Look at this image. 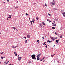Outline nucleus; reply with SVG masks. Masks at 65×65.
Returning <instances> with one entry per match:
<instances>
[{
	"instance_id": "obj_1",
	"label": "nucleus",
	"mask_w": 65,
	"mask_h": 65,
	"mask_svg": "<svg viewBox=\"0 0 65 65\" xmlns=\"http://www.w3.org/2000/svg\"><path fill=\"white\" fill-rule=\"evenodd\" d=\"M32 57V59H34V60H36V58H35V54L32 55L31 56Z\"/></svg>"
},
{
	"instance_id": "obj_2",
	"label": "nucleus",
	"mask_w": 65,
	"mask_h": 65,
	"mask_svg": "<svg viewBox=\"0 0 65 65\" xmlns=\"http://www.w3.org/2000/svg\"><path fill=\"white\" fill-rule=\"evenodd\" d=\"M30 37H31V36H30V35L29 34L27 35V37L28 38H30Z\"/></svg>"
},
{
	"instance_id": "obj_3",
	"label": "nucleus",
	"mask_w": 65,
	"mask_h": 65,
	"mask_svg": "<svg viewBox=\"0 0 65 65\" xmlns=\"http://www.w3.org/2000/svg\"><path fill=\"white\" fill-rule=\"evenodd\" d=\"M21 60V57H19L18 58V60L20 61Z\"/></svg>"
},
{
	"instance_id": "obj_4",
	"label": "nucleus",
	"mask_w": 65,
	"mask_h": 65,
	"mask_svg": "<svg viewBox=\"0 0 65 65\" xmlns=\"http://www.w3.org/2000/svg\"><path fill=\"white\" fill-rule=\"evenodd\" d=\"M52 4L53 5H55V2H54V1L52 3Z\"/></svg>"
},
{
	"instance_id": "obj_5",
	"label": "nucleus",
	"mask_w": 65,
	"mask_h": 65,
	"mask_svg": "<svg viewBox=\"0 0 65 65\" xmlns=\"http://www.w3.org/2000/svg\"><path fill=\"white\" fill-rule=\"evenodd\" d=\"M18 47V46H13L12 47V48H16V47Z\"/></svg>"
},
{
	"instance_id": "obj_6",
	"label": "nucleus",
	"mask_w": 65,
	"mask_h": 65,
	"mask_svg": "<svg viewBox=\"0 0 65 65\" xmlns=\"http://www.w3.org/2000/svg\"><path fill=\"white\" fill-rule=\"evenodd\" d=\"M7 62H5L4 63V65H7Z\"/></svg>"
},
{
	"instance_id": "obj_7",
	"label": "nucleus",
	"mask_w": 65,
	"mask_h": 65,
	"mask_svg": "<svg viewBox=\"0 0 65 65\" xmlns=\"http://www.w3.org/2000/svg\"><path fill=\"white\" fill-rule=\"evenodd\" d=\"M34 21H35V19H33L32 20V21L33 23H34Z\"/></svg>"
},
{
	"instance_id": "obj_8",
	"label": "nucleus",
	"mask_w": 65,
	"mask_h": 65,
	"mask_svg": "<svg viewBox=\"0 0 65 65\" xmlns=\"http://www.w3.org/2000/svg\"><path fill=\"white\" fill-rule=\"evenodd\" d=\"M40 58L39 57H38L37 58V60L38 61L39 60H40Z\"/></svg>"
},
{
	"instance_id": "obj_9",
	"label": "nucleus",
	"mask_w": 65,
	"mask_h": 65,
	"mask_svg": "<svg viewBox=\"0 0 65 65\" xmlns=\"http://www.w3.org/2000/svg\"><path fill=\"white\" fill-rule=\"evenodd\" d=\"M62 14L63 16V17H65V13H62Z\"/></svg>"
},
{
	"instance_id": "obj_10",
	"label": "nucleus",
	"mask_w": 65,
	"mask_h": 65,
	"mask_svg": "<svg viewBox=\"0 0 65 65\" xmlns=\"http://www.w3.org/2000/svg\"><path fill=\"white\" fill-rule=\"evenodd\" d=\"M42 24H43V25H45V24L44 22H42Z\"/></svg>"
},
{
	"instance_id": "obj_11",
	"label": "nucleus",
	"mask_w": 65,
	"mask_h": 65,
	"mask_svg": "<svg viewBox=\"0 0 65 65\" xmlns=\"http://www.w3.org/2000/svg\"><path fill=\"white\" fill-rule=\"evenodd\" d=\"M47 42H49V43H51V41H49V40L47 41Z\"/></svg>"
},
{
	"instance_id": "obj_12",
	"label": "nucleus",
	"mask_w": 65,
	"mask_h": 65,
	"mask_svg": "<svg viewBox=\"0 0 65 65\" xmlns=\"http://www.w3.org/2000/svg\"><path fill=\"white\" fill-rule=\"evenodd\" d=\"M52 28L53 29H56V28H55V27H52Z\"/></svg>"
},
{
	"instance_id": "obj_13",
	"label": "nucleus",
	"mask_w": 65,
	"mask_h": 65,
	"mask_svg": "<svg viewBox=\"0 0 65 65\" xmlns=\"http://www.w3.org/2000/svg\"><path fill=\"white\" fill-rule=\"evenodd\" d=\"M9 19V17H8V18H7V21H8V20Z\"/></svg>"
},
{
	"instance_id": "obj_14",
	"label": "nucleus",
	"mask_w": 65,
	"mask_h": 65,
	"mask_svg": "<svg viewBox=\"0 0 65 65\" xmlns=\"http://www.w3.org/2000/svg\"><path fill=\"white\" fill-rule=\"evenodd\" d=\"M58 42H59V40H56V42L57 43H58Z\"/></svg>"
},
{
	"instance_id": "obj_15",
	"label": "nucleus",
	"mask_w": 65,
	"mask_h": 65,
	"mask_svg": "<svg viewBox=\"0 0 65 65\" xmlns=\"http://www.w3.org/2000/svg\"><path fill=\"white\" fill-rule=\"evenodd\" d=\"M39 54H38L37 55V57H39Z\"/></svg>"
},
{
	"instance_id": "obj_16",
	"label": "nucleus",
	"mask_w": 65,
	"mask_h": 65,
	"mask_svg": "<svg viewBox=\"0 0 65 65\" xmlns=\"http://www.w3.org/2000/svg\"><path fill=\"white\" fill-rule=\"evenodd\" d=\"M12 28H13L14 30H15V27H12Z\"/></svg>"
},
{
	"instance_id": "obj_17",
	"label": "nucleus",
	"mask_w": 65,
	"mask_h": 65,
	"mask_svg": "<svg viewBox=\"0 0 65 65\" xmlns=\"http://www.w3.org/2000/svg\"><path fill=\"white\" fill-rule=\"evenodd\" d=\"M3 58V57H2V56L1 57V59H2Z\"/></svg>"
},
{
	"instance_id": "obj_18",
	"label": "nucleus",
	"mask_w": 65,
	"mask_h": 65,
	"mask_svg": "<svg viewBox=\"0 0 65 65\" xmlns=\"http://www.w3.org/2000/svg\"><path fill=\"white\" fill-rule=\"evenodd\" d=\"M53 26H56V24H53Z\"/></svg>"
},
{
	"instance_id": "obj_19",
	"label": "nucleus",
	"mask_w": 65,
	"mask_h": 65,
	"mask_svg": "<svg viewBox=\"0 0 65 65\" xmlns=\"http://www.w3.org/2000/svg\"><path fill=\"white\" fill-rule=\"evenodd\" d=\"M51 56L52 57V58H53V57H54V55H51Z\"/></svg>"
},
{
	"instance_id": "obj_20",
	"label": "nucleus",
	"mask_w": 65,
	"mask_h": 65,
	"mask_svg": "<svg viewBox=\"0 0 65 65\" xmlns=\"http://www.w3.org/2000/svg\"><path fill=\"white\" fill-rule=\"evenodd\" d=\"M57 38H58V37H56V38H55L54 39H56Z\"/></svg>"
},
{
	"instance_id": "obj_21",
	"label": "nucleus",
	"mask_w": 65,
	"mask_h": 65,
	"mask_svg": "<svg viewBox=\"0 0 65 65\" xmlns=\"http://www.w3.org/2000/svg\"><path fill=\"white\" fill-rule=\"evenodd\" d=\"M9 16L10 17H9V18H11V15H9Z\"/></svg>"
},
{
	"instance_id": "obj_22",
	"label": "nucleus",
	"mask_w": 65,
	"mask_h": 65,
	"mask_svg": "<svg viewBox=\"0 0 65 65\" xmlns=\"http://www.w3.org/2000/svg\"><path fill=\"white\" fill-rule=\"evenodd\" d=\"M26 15L27 16H28V13H26Z\"/></svg>"
},
{
	"instance_id": "obj_23",
	"label": "nucleus",
	"mask_w": 65,
	"mask_h": 65,
	"mask_svg": "<svg viewBox=\"0 0 65 65\" xmlns=\"http://www.w3.org/2000/svg\"><path fill=\"white\" fill-rule=\"evenodd\" d=\"M14 7H15V8H18V7H15V6Z\"/></svg>"
},
{
	"instance_id": "obj_24",
	"label": "nucleus",
	"mask_w": 65,
	"mask_h": 65,
	"mask_svg": "<svg viewBox=\"0 0 65 65\" xmlns=\"http://www.w3.org/2000/svg\"><path fill=\"white\" fill-rule=\"evenodd\" d=\"M36 19H37V20H38V17H36Z\"/></svg>"
},
{
	"instance_id": "obj_25",
	"label": "nucleus",
	"mask_w": 65,
	"mask_h": 65,
	"mask_svg": "<svg viewBox=\"0 0 65 65\" xmlns=\"http://www.w3.org/2000/svg\"><path fill=\"white\" fill-rule=\"evenodd\" d=\"M32 21H30V23H31V24H32L33 23H32Z\"/></svg>"
},
{
	"instance_id": "obj_26",
	"label": "nucleus",
	"mask_w": 65,
	"mask_h": 65,
	"mask_svg": "<svg viewBox=\"0 0 65 65\" xmlns=\"http://www.w3.org/2000/svg\"><path fill=\"white\" fill-rule=\"evenodd\" d=\"M55 34H56V35H58V33H57V32H56L55 33Z\"/></svg>"
},
{
	"instance_id": "obj_27",
	"label": "nucleus",
	"mask_w": 65,
	"mask_h": 65,
	"mask_svg": "<svg viewBox=\"0 0 65 65\" xmlns=\"http://www.w3.org/2000/svg\"><path fill=\"white\" fill-rule=\"evenodd\" d=\"M53 38H54L53 37H52L51 38V39L52 40H53Z\"/></svg>"
},
{
	"instance_id": "obj_28",
	"label": "nucleus",
	"mask_w": 65,
	"mask_h": 65,
	"mask_svg": "<svg viewBox=\"0 0 65 65\" xmlns=\"http://www.w3.org/2000/svg\"><path fill=\"white\" fill-rule=\"evenodd\" d=\"M60 30H62V28L61 27L60 28Z\"/></svg>"
},
{
	"instance_id": "obj_29",
	"label": "nucleus",
	"mask_w": 65,
	"mask_h": 65,
	"mask_svg": "<svg viewBox=\"0 0 65 65\" xmlns=\"http://www.w3.org/2000/svg\"><path fill=\"white\" fill-rule=\"evenodd\" d=\"M60 38H62V36H60Z\"/></svg>"
},
{
	"instance_id": "obj_30",
	"label": "nucleus",
	"mask_w": 65,
	"mask_h": 65,
	"mask_svg": "<svg viewBox=\"0 0 65 65\" xmlns=\"http://www.w3.org/2000/svg\"><path fill=\"white\" fill-rule=\"evenodd\" d=\"M45 58V57H44L42 59L43 60Z\"/></svg>"
},
{
	"instance_id": "obj_31",
	"label": "nucleus",
	"mask_w": 65,
	"mask_h": 65,
	"mask_svg": "<svg viewBox=\"0 0 65 65\" xmlns=\"http://www.w3.org/2000/svg\"><path fill=\"white\" fill-rule=\"evenodd\" d=\"M3 53V52H2V53H0V54H2Z\"/></svg>"
},
{
	"instance_id": "obj_32",
	"label": "nucleus",
	"mask_w": 65,
	"mask_h": 65,
	"mask_svg": "<svg viewBox=\"0 0 65 65\" xmlns=\"http://www.w3.org/2000/svg\"><path fill=\"white\" fill-rule=\"evenodd\" d=\"M48 15H49V16H51V14L49 13L48 14Z\"/></svg>"
},
{
	"instance_id": "obj_33",
	"label": "nucleus",
	"mask_w": 65,
	"mask_h": 65,
	"mask_svg": "<svg viewBox=\"0 0 65 65\" xmlns=\"http://www.w3.org/2000/svg\"><path fill=\"white\" fill-rule=\"evenodd\" d=\"M63 10H62L61 11V12H63Z\"/></svg>"
},
{
	"instance_id": "obj_34",
	"label": "nucleus",
	"mask_w": 65,
	"mask_h": 65,
	"mask_svg": "<svg viewBox=\"0 0 65 65\" xmlns=\"http://www.w3.org/2000/svg\"><path fill=\"white\" fill-rule=\"evenodd\" d=\"M45 47L46 48H47V46L46 45Z\"/></svg>"
},
{
	"instance_id": "obj_35",
	"label": "nucleus",
	"mask_w": 65,
	"mask_h": 65,
	"mask_svg": "<svg viewBox=\"0 0 65 65\" xmlns=\"http://www.w3.org/2000/svg\"><path fill=\"white\" fill-rule=\"evenodd\" d=\"M27 40H25V42H27Z\"/></svg>"
},
{
	"instance_id": "obj_36",
	"label": "nucleus",
	"mask_w": 65,
	"mask_h": 65,
	"mask_svg": "<svg viewBox=\"0 0 65 65\" xmlns=\"http://www.w3.org/2000/svg\"><path fill=\"white\" fill-rule=\"evenodd\" d=\"M16 52H14V54H16Z\"/></svg>"
},
{
	"instance_id": "obj_37",
	"label": "nucleus",
	"mask_w": 65,
	"mask_h": 65,
	"mask_svg": "<svg viewBox=\"0 0 65 65\" xmlns=\"http://www.w3.org/2000/svg\"><path fill=\"white\" fill-rule=\"evenodd\" d=\"M40 61H42V59H41L40 60Z\"/></svg>"
},
{
	"instance_id": "obj_38",
	"label": "nucleus",
	"mask_w": 65,
	"mask_h": 65,
	"mask_svg": "<svg viewBox=\"0 0 65 65\" xmlns=\"http://www.w3.org/2000/svg\"><path fill=\"white\" fill-rule=\"evenodd\" d=\"M9 61H8L7 63H9Z\"/></svg>"
},
{
	"instance_id": "obj_39",
	"label": "nucleus",
	"mask_w": 65,
	"mask_h": 65,
	"mask_svg": "<svg viewBox=\"0 0 65 65\" xmlns=\"http://www.w3.org/2000/svg\"><path fill=\"white\" fill-rule=\"evenodd\" d=\"M48 21L49 22H50H50H51V21H50V20H49Z\"/></svg>"
},
{
	"instance_id": "obj_40",
	"label": "nucleus",
	"mask_w": 65,
	"mask_h": 65,
	"mask_svg": "<svg viewBox=\"0 0 65 65\" xmlns=\"http://www.w3.org/2000/svg\"><path fill=\"white\" fill-rule=\"evenodd\" d=\"M41 53H40L39 54V56H40V55H41Z\"/></svg>"
},
{
	"instance_id": "obj_41",
	"label": "nucleus",
	"mask_w": 65,
	"mask_h": 65,
	"mask_svg": "<svg viewBox=\"0 0 65 65\" xmlns=\"http://www.w3.org/2000/svg\"><path fill=\"white\" fill-rule=\"evenodd\" d=\"M37 42H39V40H37Z\"/></svg>"
},
{
	"instance_id": "obj_42",
	"label": "nucleus",
	"mask_w": 65,
	"mask_h": 65,
	"mask_svg": "<svg viewBox=\"0 0 65 65\" xmlns=\"http://www.w3.org/2000/svg\"><path fill=\"white\" fill-rule=\"evenodd\" d=\"M44 38V37L43 36L42 37V38Z\"/></svg>"
},
{
	"instance_id": "obj_43",
	"label": "nucleus",
	"mask_w": 65,
	"mask_h": 65,
	"mask_svg": "<svg viewBox=\"0 0 65 65\" xmlns=\"http://www.w3.org/2000/svg\"><path fill=\"white\" fill-rule=\"evenodd\" d=\"M35 4H36V3H34V5H35Z\"/></svg>"
},
{
	"instance_id": "obj_44",
	"label": "nucleus",
	"mask_w": 65,
	"mask_h": 65,
	"mask_svg": "<svg viewBox=\"0 0 65 65\" xmlns=\"http://www.w3.org/2000/svg\"><path fill=\"white\" fill-rule=\"evenodd\" d=\"M15 56H17V54H15Z\"/></svg>"
},
{
	"instance_id": "obj_45",
	"label": "nucleus",
	"mask_w": 65,
	"mask_h": 65,
	"mask_svg": "<svg viewBox=\"0 0 65 65\" xmlns=\"http://www.w3.org/2000/svg\"><path fill=\"white\" fill-rule=\"evenodd\" d=\"M52 40H53V41H54V40H55V39H54V38H53V39H52Z\"/></svg>"
},
{
	"instance_id": "obj_46",
	"label": "nucleus",
	"mask_w": 65,
	"mask_h": 65,
	"mask_svg": "<svg viewBox=\"0 0 65 65\" xmlns=\"http://www.w3.org/2000/svg\"><path fill=\"white\" fill-rule=\"evenodd\" d=\"M45 6H47V5L46 4H45Z\"/></svg>"
},
{
	"instance_id": "obj_47",
	"label": "nucleus",
	"mask_w": 65,
	"mask_h": 65,
	"mask_svg": "<svg viewBox=\"0 0 65 65\" xmlns=\"http://www.w3.org/2000/svg\"><path fill=\"white\" fill-rule=\"evenodd\" d=\"M45 43H46V42H44V44H45Z\"/></svg>"
},
{
	"instance_id": "obj_48",
	"label": "nucleus",
	"mask_w": 65,
	"mask_h": 65,
	"mask_svg": "<svg viewBox=\"0 0 65 65\" xmlns=\"http://www.w3.org/2000/svg\"><path fill=\"white\" fill-rule=\"evenodd\" d=\"M9 65H12V64H11V63H10V64H9Z\"/></svg>"
},
{
	"instance_id": "obj_49",
	"label": "nucleus",
	"mask_w": 65,
	"mask_h": 65,
	"mask_svg": "<svg viewBox=\"0 0 65 65\" xmlns=\"http://www.w3.org/2000/svg\"><path fill=\"white\" fill-rule=\"evenodd\" d=\"M24 38H25V39H26V37H24Z\"/></svg>"
},
{
	"instance_id": "obj_50",
	"label": "nucleus",
	"mask_w": 65,
	"mask_h": 65,
	"mask_svg": "<svg viewBox=\"0 0 65 65\" xmlns=\"http://www.w3.org/2000/svg\"><path fill=\"white\" fill-rule=\"evenodd\" d=\"M58 19H56V20L57 21H58Z\"/></svg>"
},
{
	"instance_id": "obj_51",
	"label": "nucleus",
	"mask_w": 65,
	"mask_h": 65,
	"mask_svg": "<svg viewBox=\"0 0 65 65\" xmlns=\"http://www.w3.org/2000/svg\"><path fill=\"white\" fill-rule=\"evenodd\" d=\"M47 21H49V20L48 19H47Z\"/></svg>"
},
{
	"instance_id": "obj_52",
	"label": "nucleus",
	"mask_w": 65,
	"mask_h": 65,
	"mask_svg": "<svg viewBox=\"0 0 65 65\" xmlns=\"http://www.w3.org/2000/svg\"><path fill=\"white\" fill-rule=\"evenodd\" d=\"M55 54H53V56H55Z\"/></svg>"
},
{
	"instance_id": "obj_53",
	"label": "nucleus",
	"mask_w": 65,
	"mask_h": 65,
	"mask_svg": "<svg viewBox=\"0 0 65 65\" xmlns=\"http://www.w3.org/2000/svg\"><path fill=\"white\" fill-rule=\"evenodd\" d=\"M3 3L4 4V3H5V2H4Z\"/></svg>"
},
{
	"instance_id": "obj_54",
	"label": "nucleus",
	"mask_w": 65,
	"mask_h": 65,
	"mask_svg": "<svg viewBox=\"0 0 65 65\" xmlns=\"http://www.w3.org/2000/svg\"><path fill=\"white\" fill-rule=\"evenodd\" d=\"M7 1L8 2H9V0H7Z\"/></svg>"
},
{
	"instance_id": "obj_55",
	"label": "nucleus",
	"mask_w": 65,
	"mask_h": 65,
	"mask_svg": "<svg viewBox=\"0 0 65 65\" xmlns=\"http://www.w3.org/2000/svg\"><path fill=\"white\" fill-rule=\"evenodd\" d=\"M44 62V60L43 61V62Z\"/></svg>"
},
{
	"instance_id": "obj_56",
	"label": "nucleus",
	"mask_w": 65,
	"mask_h": 65,
	"mask_svg": "<svg viewBox=\"0 0 65 65\" xmlns=\"http://www.w3.org/2000/svg\"><path fill=\"white\" fill-rule=\"evenodd\" d=\"M30 18H29V20H30Z\"/></svg>"
},
{
	"instance_id": "obj_57",
	"label": "nucleus",
	"mask_w": 65,
	"mask_h": 65,
	"mask_svg": "<svg viewBox=\"0 0 65 65\" xmlns=\"http://www.w3.org/2000/svg\"><path fill=\"white\" fill-rule=\"evenodd\" d=\"M29 63H31V62H30L29 61Z\"/></svg>"
},
{
	"instance_id": "obj_58",
	"label": "nucleus",
	"mask_w": 65,
	"mask_h": 65,
	"mask_svg": "<svg viewBox=\"0 0 65 65\" xmlns=\"http://www.w3.org/2000/svg\"><path fill=\"white\" fill-rule=\"evenodd\" d=\"M52 24H54V23H52Z\"/></svg>"
},
{
	"instance_id": "obj_59",
	"label": "nucleus",
	"mask_w": 65,
	"mask_h": 65,
	"mask_svg": "<svg viewBox=\"0 0 65 65\" xmlns=\"http://www.w3.org/2000/svg\"><path fill=\"white\" fill-rule=\"evenodd\" d=\"M5 58V57L4 56V57H3V58Z\"/></svg>"
},
{
	"instance_id": "obj_60",
	"label": "nucleus",
	"mask_w": 65,
	"mask_h": 65,
	"mask_svg": "<svg viewBox=\"0 0 65 65\" xmlns=\"http://www.w3.org/2000/svg\"><path fill=\"white\" fill-rule=\"evenodd\" d=\"M38 43H39V42H38Z\"/></svg>"
},
{
	"instance_id": "obj_61",
	"label": "nucleus",
	"mask_w": 65,
	"mask_h": 65,
	"mask_svg": "<svg viewBox=\"0 0 65 65\" xmlns=\"http://www.w3.org/2000/svg\"><path fill=\"white\" fill-rule=\"evenodd\" d=\"M17 3H18V1H17Z\"/></svg>"
},
{
	"instance_id": "obj_62",
	"label": "nucleus",
	"mask_w": 65,
	"mask_h": 65,
	"mask_svg": "<svg viewBox=\"0 0 65 65\" xmlns=\"http://www.w3.org/2000/svg\"><path fill=\"white\" fill-rule=\"evenodd\" d=\"M45 45H46V44H45Z\"/></svg>"
},
{
	"instance_id": "obj_63",
	"label": "nucleus",
	"mask_w": 65,
	"mask_h": 65,
	"mask_svg": "<svg viewBox=\"0 0 65 65\" xmlns=\"http://www.w3.org/2000/svg\"><path fill=\"white\" fill-rule=\"evenodd\" d=\"M55 9V10H57V9Z\"/></svg>"
},
{
	"instance_id": "obj_64",
	"label": "nucleus",
	"mask_w": 65,
	"mask_h": 65,
	"mask_svg": "<svg viewBox=\"0 0 65 65\" xmlns=\"http://www.w3.org/2000/svg\"><path fill=\"white\" fill-rule=\"evenodd\" d=\"M6 61H7V60L6 59Z\"/></svg>"
}]
</instances>
